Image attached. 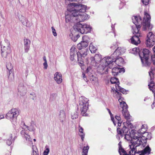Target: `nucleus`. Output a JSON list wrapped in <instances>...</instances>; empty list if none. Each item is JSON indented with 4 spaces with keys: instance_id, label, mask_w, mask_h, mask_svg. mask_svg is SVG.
Listing matches in <instances>:
<instances>
[{
    "instance_id": "9",
    "label": "nucleus",
    "mask_w": 155,
    "mask_h": 155,
    "mask_svg": "<svg viewBox=\"0 0 155 155\" xmlns=\"http://www.w3.org/2000/svg\"><path fill=\"white\" fill-rule=\"evenodd\" d=\"M19 114L18 110L16 108H13L9 110L6 114V118L9 120L12 124H16L17 118Z\"/></svg>"
},
{
    "instance_id": "24",
    "label": "nucleus",
    "mask_w": 155,
    "mask_h": 155,
    "mask_svg": "<svg viewBox=\"0 0 155 155\" xmlns=\"http://www.w3.org/2000/svg\"><path fill=\"white\" fill-rule=\"evenodd\" d=\"M58 118L60 122L63 124L65 120V113L63 110H61L59 112Z\"/></svg>"
},
{
    "instance_id": "29",
    "label": "nucleus",
    "mask_w": 155,
    "mask_h": 155,
    "mask_svg": "<svg viewBox=\"0 0 155 155\" xmlns=\"http://www.w3.org/2000/svg\"><path fill=\"white\" fill-rule=\"evenodd\" d=\"M139 133H140V134H144L145 136H147L146 137L145 136H143L142 137H143V139H145L146 140H150L151 139V134L150 133H149L147 132H144V131L141 132L139 131Z\"/></svg>"
},
{
    "instance_id": "6",
    "label": "nucleus",
    "mask_w": 155,
    "mask_h": 155,
    "mask_svg": "<svg viewBox=\"0 0 155 155\" xmlns=\"http://www.w3.org/2000/svg\"><path fill=\"white\" fill-rule=\"evenodd\" d=\"M89 100L84 97L81 96L79 98V107L81 114L83 116H86V112L88 109Z\"/></svg>"
},
{
    "instance_id": "38",
    "label": "nucleus",
    "mask_w": 155,
    "mask_h": 155,
    "mask_svg": "<svg viewBox=\"0 0 155 155\" xmlns=\"http://www.w3.org/2000/svg\"><path fill=\"white\" fill-rule=\"evenodd\" d=\"M89 49L91 53H94L97 50L96 48L92 43H91L89 47Z\"/></svg>"
},
{
    "instance_id": "10",
    "label": "nucleus",
    "mask_w": 155,
    "mask_h": 155,
    "mask_svg": "<svg viewBox=\"0 0 155 155\" xmlns=\"http://www.w3.org/2000/svg\"><path fill=\"white\" fill-rule=\"evenodd\" d=\"M154 71L152 68H150V71L149 72V76L150 78V80L151 81L150 83L148 84V86L150 90H151L153 93H154V95L155 97V85L153 83V80L154 77ZM152 108H153L155 107V99L154 100L153 102L151 105Z\"/></svg>"
},
{
    "instance_id": "13",
    "label": "nucleus",
    "mask_w": 155,
    "mask_h": 155,
    "mask_svg": "<svg viewBox=\"0 0 155 155\" xmlns=\"http://www.w3.org/2000/svg\"><path fill=\"white\" fill-rule=\"evenodd\" d=\"M155 35L152 32H149L147 35L146 44L147 47H151L154 45Z\"/></svg>"
},
{
    "instance_id": "49",
    "label": "nucleus",
    "mask_w": 155,
    "mask_h": 155,
    "mask_svg": "<svg viewBox=\"0 0 155 155\" xmlns=\"http://www.w3.org/2000/svg\"><path fill=\"white\" fill-rule=\"evenodd\" d=\"M117 132L118 134L120 135L121 136L123 134L122 129L121 130L120 128H117Z\"/></svg>"
},
{
    "instance_id": "58",
    "label": "nucleus",
    "mask_w": 155,
    "mask_h": 155,
    "mask_svg": "<svg viewBox=\"0 0 155 155\" xmlns=\"http://www.w3.org/2000/svg\"><path fill=\"white\" fill-rule=\"evenodd\" d=\"M43 65L44 66V68L45 69H47L48 67V64L47 63V61L43 63Z\"/></svg>"
},
{
    "instance_id": "45",
    "label": "nucleus",
    "mask_w": 155,
    "mask_h": 155,
    "mask_svg": "<svg viewBox=\"0 0 155 155\" xmlns=\"http://www.w3.org/2000/svg\"><path fill=\"white\" fill-rule=\"evenodd\" d=\"M10 138L6 140V143L8 146L10 145L12 143V134L10 135Z\"/></svg>"
},
{
    "instance_id": "57",
    "label": "nucleus",
    "mask_w": 155,
    "mask_h": 155,
    "mask_svg": "<svg viewBox=\"0 0 155 155\" xmlns=\"http://www.w3.org/2000/svg\"><path fill=\"white\" fill-rule=\"evenodd\" d=\"M118 70L119 73L123 72V73L125 72V69L124 68H120L118 67Z\"/></svg>"
},
{
    "instance_id": "55",
    "label": "nucleus",
    "mask_w": 155,
    "mask_h": 155,
    "mask_svg": "<svg viewBox=\"0 0 155 155\" xmlns=\"http://www.w3.org/2000/svg\"><path fill=\"white\" fill-rule=\"evenodd\" d=\"M28 130L29 131H34L35 130V128L34 127H33V126H32V125H31L30 126L29 129H28Z\"/></svg>"
},
{
    "instance_id": "35",
    "label": "nucleus",
    "mask_w": 155,
    "mask_h": 155,
    "mask_svg": "<svg viewBox=\"0 0 155 155\" xmlns=\"http://www.w3.org/2000/svg\"><path fill=\"white\" fill-rule=\"evenodd\" d=\"M116 90L117 92H118L117 91H120L123 94H126V90L125 89L121 87L118 84L117 86L116 85Z\"/></svg>"
},
{
    "instance_id": "25",
    "label": "nucleus",
    "mask_w": 155,
    "mask_h": 155,
    "mask_svg": "<svg viewBox=\"0 0 155 155\" xmlns=\"http://www.w3.org/2000/svg\"><path fill=\"white\" fill-rule=\"evenodd\" d=\"M114 92L115 94H116V97H120L118 99V101L120 103V107L122 108H126L127 107V105L125 102L123 101L122 98L120 97V95L121 94L120 93V96H118V95H117V94L116 93V92L114 91Z\"/></svg>"
},
{
    "instance_id": "63",
    "label": "nucleus",
    "mask_w": 155,
    "mask_h": 155,
    "mask_svg": "<svg viewBox=\"0 0 155 155\" xmlns=\"http://www.w3.org/2000/svg\"><path fill=\"white\" fill-rule=\"evenodd\" d=\"M4 118V116L3 115H0V120Z\"/></svg>"
},
{
    "instance_id": "30",
    "label": "nucleus",
    "mask_w": 155,
    "mask_h": 155,
    "mask_svg": "<svg viewBox=\"0 0 155 155\" xmlns=\"http://www.w3.org/2000/svg\"><path fill=\"white\" fill-rule=\"evenodd\" d=\"M79 135L81 137L82 141H84L85 134L83 132L84 129L80 125L79 126Z\"/></svg>"
},
{
    "instance_id": "40",
    "label": "nucleus",
    "mask_w": 155,
    "mask_h": 155,
    "mask_svg": "<svg viewBox=\"0 0 155 155\" xmlns=\"http://www.w3.org/2000/svg\"><path fill=\"white\" fill-rule=\"evenodd\" d=\"M153 50L154 54L151 56V60L153 62V64L155 65V46L153 48Z\"/></svg>"
},
{
    "instance_id": "56",
    "label": "nucleus",
    "mask_w": 155,
    "mask_h": 155,
    "mask_svg": "<svg viewBox=\"0 0 155 155\" xmlns=\"http://www.w3.org/2000/svg\"><path fill=\"white\" fill-rule=\"evenodd\" d=\"M125 5V2H121L119 6L120 9H121V8H122Z\"/></svg>"
},
{
    "instance_id": "41",
    "label": "nucleus",
    "mask_w": 155,
    "mask_h": 155,
    "mask_svg": "<svg viewBox=\"0 0 155 155\" xmlns=\"http://www.w3.org/2000/svg\"><path fill=\"white\" fill-rule=\"evenodd\" d=\"M6 68L9 71V73L10 74V72L11 71L13 68L12 64L10 63H8L6 65Z\"/></svg>"
},
{
    "instance_id": "34",
    "label": "nucleus",
    "mask_w": 155,
    "mask_h": 155,
    "mask_svg": "<svg viewBox=\"0 0 155 155\" xmlns=\"http://www.w3.org/2000/svg\"><path fill=\"white\" fill-rule=\"evenodd\" d=\"M119 152L120 155H132V153H129V154H127L126 151L122 147H120L119 149Z\"/></svg>"
},
{
    "instance_id": "23",
    "label": "nucleus",
    "mask_w": 155,
    "mask_h": 155,
    "mask_svg": "<svg viewBox=\"0 0 155 155\" xmlns=\"http://www.w3.org/2000/svg\"><path fill=\"white\" fill-rule=\"evenodd\" d=\"M70 58L71 60L73 61L74 59L75 56L77 54L76 49L74 46H73L70 50Z\"/></svg>"
},
{
    "instance_id": "2",
    "label": "nucleus",
    "mask_w": 155,
    "mask_h": 155,
    "mask_svg": "<svg viewBox=\"0 0 155 155\" xmlns=\"http://www.w3.org/2000/svg\"><path fill=\"white\" fill-rule=\"evenodd\" d=\"M138 133V136L136 137H134L131 141L130 144H129V147L131 150L129 151V153L132 154V155H135L137 152V147L141 144L143 145L147 142V141L145 139H143V137H141L140 135H139L140 133Z\"/></svg>"
},
{
    "instance_id": "64",
    "label": "nucleus",
    "mask_w": 155,
    "mask_h": 155,
    "mask_svg": "<svg viewBox=\"0 0 155 155\" xmlns=\"http://www.w3.org/2000/svg\"><path fill=\"white\" fill-rule=\"evenodd\" d=\"M43 60L45 62L47 61L46 60V57L45 56H44L43 58Z\"/></svg>"
},
{
    "instance_id": "27",
    "label": "nucleus",
    "mask_w": 155,
    "mask_h": 155,
    "mask_svg": "<svg viewBox=\"0 0 155 155\" xmlns=\"http://www.w3.org/2000/svg\"><path fill=\"white\" fill-rule=\"evenodd\" d=\"M141 27V26H140V25H138L137 26H133L132 28L133 30L132 31L133 34L135 35H141L139 31Z\"/></svg>"
},
{
    "instance_id": "19",
    "label": "nucleus",
    "mask_w": 155,
    "mask_h": 155,
    "mask_svg": "<svg viewBox=\"0 0 155 155\" xmlns=\"http://www.w3.org/2000/svg\"><path fill=\"white\" fill-rule=\"evenodd\" d=\"M87 51L85 50L84 52L82 51L80 52H78L77 53V56L78 57V62L80 61V63L81 64H83V61L81 60L83 59V58H84L87 55Z\"/></svg>"
},
{
    "instance_id": "43",
    "label": "nucleus",
    "mask_w": 155,
    "mask_h": 155,
    "mask_svg": "<svg viewBox=\"0 0 155 155\" xmlns=\"http://www.w3.org/2000/svg\"><path fill=\"white\" fill-rule=\"evenodd\" d=\"M22 24L23 25L27 27H29L30 26L29 22L28 20L26 18H25V20L22 22Z\"/></svg>"
},
{
    "instance_id": "17",
    "label": "nucleus",
    "mask_w": 155,
    "mask_h": 155,
    "mask_svg": "<svg viewBox=\"0 0 155 155\" xmlns=\"http://www.w3.org/2000/svg\"><path fill=\"white\" fill-rule=\"evenodd\" d=\"M110 81L112 84H114V87H113L112 88V90L114 92V91L116 92V93L117 94L118 96H120V94L118 92H117L116 90V86L117 85H119V82L118 79L116 78H112L110 79Z\"/></svg>"
},
{
    "instance_id": "11",
    "label": "nucleus",
    "mask_w": 155,
    "mask_h": 155,
    "mask_svg": "<svg viewBox=\"0 0 155 155\" xmlns=\"http://www.w3.org/2000/svg\"><path fill=\"white\" fill-rule=\"evenodd\" d=\"M84 5L75 3H71L69 4L67 7L68 12H71L72 14L78 12L81 10L82 6Z\"/></svg>"
},
{
    "instance_id": "31",
    "label": "nucleus",
    "mask_w": 155,
    "mask_h": 155,
    "mask_svg": "<svg viewBox=\"0 0 155 155\" xmlns=\"http://www.w3.org/2000/svg\"><path fill=\"white\" fill-rule=\"evenodd\" d=\"M18 91L23 94L25 93L26 92V88L22 84H20L18 87Z\"/></svg>"
},
{
    "instance_id": "59",
    "label": "nucleus",
    "mask_w": 155,
    "mask_h": 155,
    "mask_svg": "<svg viewBox=\"0 0 155 155\" xmlns=\"http://www.w3.org/2000/svg\"><path fill=\"white\" fill-rule=\"evenodd\" d=\"M55 96V94H51L50 96V99L51 100H53V97Z\"/></svg>"
},
{
    "instance_id": "50",
    "label": "nucleus",
    "mask_w": 155,
    "mask_h": 155,
    "mask_svg": "<svg viewBox=\"0 0 155 155\" xmlns=\"http://www.w3.org/2000/svg\"><path fill=\"white\" fill-rule=\"evenodd\" d=\"M18 18L19 20L21 21L22 23L23 21L25 20V18L23 15H20L18 16Z\"/></svg>"
},
{
    "instance_id": "1",
    "label": "nucleus",
    "mask_w": 155,
    "mask_h": 155,
    "mask_svg": "<svg viewBox=\"0 0 155 155\" xmlns=\"http://www.w3.org/2000/svg\"><path fill=\"white\" fill-rule=\"evenodd\" d=\"M150 15L146 11L144 12V16L143 18V22H142V18L140 16H134L132 18V21L135 26L140 25L141 24L143 25V30H151L152 26L150 25Z\"/></svg>"
},
{
    "instance_id": "51",
    "label": "nucleus",
    "mask_w": 155,
    "mask_h": 155,
    "mask_svg": "<svg viewBox=\"0 0 155 155\" xmlns=\"http://www.w3.org/2000/svg\"><path fill=\"white\" fill-rule=\"evenodd\" d=\"M51 29L53 35L55 37L56 36H57V34L56 33V30L53 27H51Z\"/></svg>"
},
{
    "instance_id": "14",
    "label": "nucleus",
    "mask_w": 155,
    "mask_h": 155,
    "mask_svg": "<svg viewBox=\"0 0 155 155\" xmlns=\"http://www.w3.org/2000/svg\"><path fill=\"white\" fill-rule=\"evenodd\" d=\"M82 39L83 40L77 45V48L80 50L87 47L90 41L89 38L87 35L83 36Z\"/></svg>"
},
{
    "instance_id": "20",
    "label": "nucleus",
    "mask_w": 155,
    "mask_h": 155,
    "mask_svg": "<svg viewBox=\"0 0 155 155\" xmlns=\"http://www.w3.org/2000/svg\"><path fill=\"white\" fill-rule=\"evenodd\" d=\"M24 44L25 51L27 53L30 49L31 41L29 39L25 38L24 39Z\"/></svg>"
},
{
    "instance_id": "52",
    "label": "nucleus",
    "mask_w": 155,
    "mask_h": 155,
    "mask_svg": "<svg viewBox=\"0 0 155 155\" xmlns=\"http://www.w3.org/2000/svg\"><path fill=\"white\" fill-rule=\"evenodd\" d=\"M70 36L71 37V38L74 41H76L78 39L77 37H76L75 35L73 36V35L71 34V35H70Z\"/></svg>"
},
{
    "instance_id": "12",
    "label": "nucleus",
    "mask_w": 155,
    "mask_h": 155,
    "mask_svg": "<svg viewBox=\"0 0 155 155\" xmlns=\"http://www.w3.org/2000/svg\"><path fill=\"white\" fill-rule=\"evenodd\" d=\"M22 128L24 130H22L21 131V134L22 137L24 139H25L26 142L29 144L32 145L33 144L32 139L31 138L30 136L28 134L27 130H25L26 129H28V127L27 126L25 123L23 124V125L22 126Z\"/></svg>"
},
{
    "instance_id": "39",
    "label": "nucleus",
    "mask_w": 155,
    "mask_h": 155,
    "mask_svg": "<svg viewBox=\"0 0 155 155\" xmlns=\"http://www.w3.org/2000/svg\"><path fill=\"white\" fill-rule=\"evenodd\" d=\"M95 61L96 63L97 62L100 61H101L102 57L101 54H96L94 56Z\"/></svg>"
},
{
    "instance_id": "15",
    "label": "nucleus",
    "mask_w": 155,
    "mask_h": 155,
    "mask_svg": "<svg viewBox=\"0 0 155 155\" xmlns=\"http://www.w3.org/2000/svg\"><path fill=\"white\" fill-rule=\"evenodd\" d=\"M74 13L72 14L71 12H66L65 13V21L66 23L75 22H76L75 15Z\"/></svg>"
},
{
    "instance_id": "33",
    "label": "nucleus",
    "mask_w": 155,
    "mask_h": 155,
    "mask_svg": "<svg viewBox=\"0 0 155 155\" xmlns=\"http://www.w3.org/2000/svg\"><path fill=\"white\" fill-rule=\"evenodd\" d=\"M113 66H112V72L113 74L114 75H117L119 73V70H118V67H113Z\"/></svg>"
},
{
    "instance_id": "8",
    "label": "nucleus",
    "mask_w": 155,
    "mask_h": 155,
    "mask_svg": "<svg viewBox=\"0 0 155 155\" xmlns=\"http://www.w3.org/2000/svg\"><path fill=\"white\" fill-rule=\"evenodd\" d=\"M115 59L114 56L112 57V55L110 57H106L103 58L101 62V64L102 63L103 69H104V67H108L110 68L111 69L112 66H115L114 60Z\"/></svg>"
},
{
    "instance_id": "3",
    "label": "nucleus",
    "mask_w": 155,
    "mask_h": 155,
    "mask_svg": "<svg viewBox=\"0 0 155 155\" xmlns=\"http://www.w3.org/2000/svg\"><path fill=\"white\" fill-rule=\"evenodd\" d=\"M0 44L2 56L4 58H7L10 56L11 52L9 41L5 39L4 41L1 42Z\"/></svg>"
},
{
    "instance_id": "62",
    "label": "nucleus",
    "mask_w": 155,
    "mask_h": 155,
    "mask_svg": "<svg viewBox=\"0 0 155 155\" xmlns=\"http://www.w3.org/2000/svg\"><path fill=\"white\" fill-rule=\"evenodd\" d=\"M118 146H119V149L120 147H121V148H122V147L121 146V142H120L119 143H118Z\"/></svg>"
},
{
    "instance_id": "44",
    "label": "nucleus",
    "mask_w": 155,
    "mask_h": 155,
    "mask_svg": "<svg viewBox=\"0 0 155 155\" xmlns=\"http://www.w3.org/2000/svg\"><path fill=\"white\" fill-rule=\"evenodd\" d=\"M90 60H91V64L93 66H95L96 65V62L95 61L94 57H91L90 58Z\"/></svg>"
},
{
    "instance_id": "26",
    "label": "nucleus",
    "mask_w": 155,
    "mask_h": 155,
    "mask_svg": "<svg viewBox=\"0 0 155 155\" xmlns=\"http://www.w3.org/2000/svg\"><path fill=\"white\" fill-rule=\"evenodd\" d=\"M123 124L124 126H123V127L122 128V131L123 133H126L128 132L129 129L128 127H126L125 125L127 124L128 125L127 126L130 127H131V126L132 125L131 124L128 120H127L126 123H123Z\"/></svg>"
},
{
    "instance_id": "4",
    "label": "nucleus",
    "mask_w": 155,
    "mask_h": 155,
    "mask_svg": "<svg viewBox=\"0 0 155 155\" xmlns=\"http://www.w3.org/2000/svg\"><path fill=\"white\" fill-rule=\"evenodd\" d=\"M86 8L87 6L84 5L82 6L81 10H79L78 12L75 13L74 15L76 16V22L77 23L83 21L88 19L89 18L90 16L85 13Z\"/></svg>"
},
{
    "instance_id": "60",
    "label": "nucleus",
    "mask_w": 155,
    "mask_h": 155,
    "mask_svg": "<svg viewBox=\"0 0 155 155\" xmlns=\"http://www.w3.org/2000/svg\"><path fill=\"white\" fill-rule=\"evenodd\" d=\"M82 77L83 78H84V80L85 81H87V79L86 78V76H85V74H84V73L82 74Z\"/></svg>"
},
{
    "instance_id": "22",
    "label": "nucleus",
    "mask_w": 155,
    "mask_h": 155,
    "mask_svg": "<svg viewBox=\"0 0 155 155\" xmlns=\"http://www.w3.org/2000/svg\"><path fill=\"white\" fill-rule=\"evenodd\" d=\"M54 80L57 84H59L62 82V75L60 73L56 72L54 74Z\"/></svg>"
},
{
    "instance_id": "21",
    "label": "nucleus",
    "mask_w": 155,
    "mask_h": 155,
    "mask_svg": "<svg viewBox=\"0 0 155 155\" xmlns=\"http://www.w3.org/2000/svg\"><path fill=\"white\" fill-rule=\"evenodd\" d=\"M141 36L142 35H134L130 39L131 43L135 45H137L140 42L139 37Z\"/></svg>"
},
{
    "instance_id": "37",
    "label": "nucleus",
    "mask_w": 155,
    "mask_h": 155,
    "mask_svg": "<svg viewBox=\"0 0 155 155\" xmlns=\"http://www.w3.org/2000/svg\"><path fill=\"white\" fill-rule=\"evenodd\" d=\"M89 147L88 146L86 147H84L83 149L82 155H87Z\"/></svg>"
},
{
    "instance_id": "61",
    "label": "nucleus",
    "mask_w": 155,
    "mask_h": 155,
    "mask_svg": "<svg viewBox=\"0 0 155 155\" xmlns=\"http://www.w3.org/2000/svg\"><path fill=\"white\" fill-rule=\"evenodd\" d=\"M121 122L120 121L117 122V123H118V126L120 127L121 126Z\"/></svg>"
},
{
    "instance_id": "36",
    "label": "nucleus",
    "mask_w": 155,
    "mask_h": 155,
    "mask_svg": "<svg viewBox=\"0 0 155 155\" xmlns=\"http://www.w3.org/2000/svg\"><path fill=\"white\" fill-rule=\"evenodd\" d=\"M32 152L31 155H39L38 150L36 146L32 145Z\"/></svg>"
},
{
    "instance_id": "48",
    "label": "nucleus",
    "mask_w": 155,
    "mask_h": 155,
    "mask_svg": "<svg viewBox=\"0 0 155 155\" xmlns=\"http://www.w3.org/2000/svg\"><path fill=\"white\" fill-rule=\"evenodd\" d=\"M78 117V114L77 112H75L71 115V118L73 119H76Z\"/></svg>"
},
{
    "instance_id": "18",
    "label": "nucleus",
    "mask_w": 155,
    "mask_h": 155,
    "mask_svg": "<svg viewBox=\"0 0 155 155\" xmlns=\"http://www.w3.org/2000/svg\"><path fill=\"white\" fill-rule=\"evenodd\" d=\"M125 51V50L123 48L121 47H118L112 54V57L114 56L115 58H116L119 56V55L122 54Z\"/></svg>"
},
{
    "instance_id": "32",
    "label": "nucleus",
    "mask_w": 155,
    "mask_h": 155,
    "mask_svg": "<svg viewBox=\"0 0 155 155\" xmlns=\"http://www.w3.org/2000/svg\"><path fill=\"white\" fill-rule=\"evenodd\" d=\"M115 63L117 64V65L119 66V65L123 64L124 62V60L121 57H117L114 60Z\"/></svg>"
},
{
    "instance_id": "42",
    "label": "nucleus",
    "mask_w": 155,
    "mask_h": 155,
    "mask_svg": "<svg viewBox=\"0 0 155 155\" xmlns=\"http://www.w3.org/2000/svg\"><path fill=\"white\" fill-rule=\"evenodd\" d=\"M45 150L43 152L44 155H48L50 151V149L48 146L46 145L45 147Z\"/></svg>"
},
{
    "instance_id": "53",
    "label": "nucleus",
    "mask_w": 155,
    "mask_h": 155,
    "mask_svg": "<svg viewBox=\"0 0 155 155\" xmlns=\"http://www.w3.org/2000/svg\"><path fill=\"white\" fill-rule=\"evenodd\" d=\"M115 119L116 120V121H115L114 119V121L116 124L117 122L120 121V116H116L115 117Z\"/></svg>"
},
{
    "instance_id": "28",
    "label": "nucleus",
    "mask_w": 155,
    "mask_h": 155,
    "mask_svg": "<svg viewBox=\"0 0 155 155\" xmlns=\"http://www.w3.org/2000/svg\"><path fill=\"white\" fill-rule=\"evenodd\" d=\"M127 107L126 108H122V113L125 117L127 120L130 119V116L127 110Z\"/></svg>"
},
{
    "instance_id": "5",
    "label": "nucleus",
    "mask_w": 155,
    "mask_h": 155,
    "mask_svg": "<svg viewBox=\"0 0 155 155\" xmlns=\"http://www.w3.org/2000/svg\"><path fill=\"white\" fill-rule=\"evenodd\" d=\"M150 51L147 49H143L142 51H140L139 56L143 66H148L150 65L149 58Z\"/></svg>"
},
{
    "instance_id": "7",
    "label": "nucleus",
    "mask_w": 155,
    "mask_h": 155,
    "mask_svg": "<svg viewBox=\"0 0 155 155\" xmlns=\"http://www.w3.org/2000/svg\"><path fill=\"white\" fill-rule=\"evenodd\" d=\"M74 28L82 34H87L91 31V27L89 25L77 23L74 26Z\"/></svg>"
},
{
    "instance_id": "54",
    "label": "nucleus",
    "mask_w": 155,
    "mask_h": 155,
    "mask_svg": "<svg viewBox=\"0 0 155 155\" xmlns=\"http://www.w3.org/2000/svg\"><path fill=\"white\" fill-rule=\"evenodd\" d=\"M141 1L143 4L146 5L148 4L149 0H141Z\"/></svg>"
},
{
    "instance_id": "47",
    "label": "nucleus",
    "mask_w": 155,
    "mask_h": 155,
    "mask_svg": "<svg viewBox=\"0 0 155 155\" xmlns=\"http://www.w3.org/2000/svg\"><path fill=\"white\" fill-rule=\"evenodd\" d=\"M90 80L91 81H93V82H95L97 81V78L94 75H92L90 78Z\"/></svg>"
},
{
    "instance_id": "16",
    "label": "nucleus",
    "mask_w": 155,
    "mask_h": 155,
    "mask_svg": "<svg viewBox=\"0 0 155 155\" xmlns=\"http://www.w3.org/2000/svg\"><path fill=\"white\" fill-rule=\"evenodd\" d=\"M130 135L128 134H125V139L127 141H130V142L132 141L134 137H136L138 136V133H137L136 130H131L130 132Z\"/></svg>"
},
{
    "instance_id": "46",
    "label": "nucleus",
    "mask_w": 155,
    "mask_h": 155,
    "mask_svg": "<svg viewBox=\"0 0 155 155\" xmlns=\"http://www.w3.org/2000/svg\"><path fill=\"white\" fill-rule=\"evenodd\" d=\"M107 110L108 111V112L109 113V114L110 116L111 120L113 122V123L114 124V125H116V124L115 123V122L114 121V118L113 117V115L112 114L110 110L108 109V108H107Z\"/></svg>"
}]
</instances>
